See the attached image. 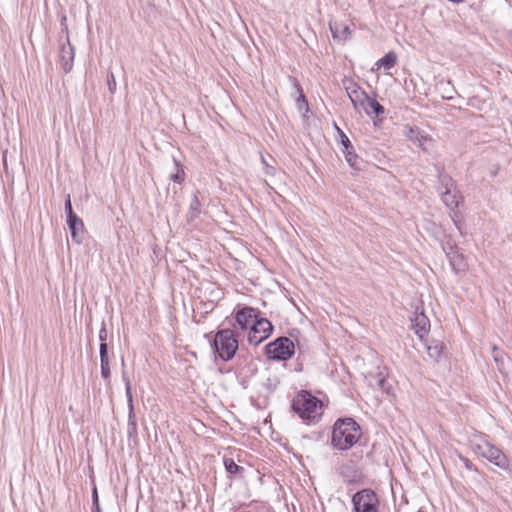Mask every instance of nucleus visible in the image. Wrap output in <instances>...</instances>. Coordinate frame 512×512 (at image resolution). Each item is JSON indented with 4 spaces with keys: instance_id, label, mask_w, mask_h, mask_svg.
Returning a JSON list of instances; mask_svg holds the SVG:
<instances>
[{
    "instance_id": "nucleus-14",
    "label": "nucleus",
    "mask_w": 512,
    "mask_h": 512,
    "mask_svg": "<svg viewBox=\"0 0 512 512\" xmlns=\"http://www.w3.org/2000/svg\"><path fill=\"white\" fill-rule=\"evenodd\" d=\"M397 60H398L397 54L394 51H390L384 57L380 58L375 63V67H376L375 69L376 70L384 69V70L388 71L397 64Z\"/></svg>"
},
{
    "instance_id": "nucleus-11",
    "label": "nucleus",
    "mask_w": 512,
    "mask_h": 512,
    "mask_svg": "<svg viewBox=\"0 0 512 512\" xmlns=\"http://www.w3.org/2000/svg\"><path fill=\"white\" fill-rule=\"evenodd\" d=\"M348 95L356 109H363L367 114H369V110L365 105L368 95L364 91L357 87H353L348 89Z\"/></svg>"
},
{
    "instance_id": "nucleus-10",
    "label": "nucleus",
    "mask_w": 512,
    "mask_h": 512,
    "mask_svg": "<svg viewBox=\"0 0 512 512\" xmlns=\"http://www.w3.org/2000/svg\"><path fill=\"white\" fill-rule=\"evenodd\" d=\"M412 329L420 340H423L430 332V320L424 312L416 313L412 319Z\"/></svg>"
},
{
    "instance_id": "nucleus-25",
    "label": "nucleus",
    "mask_w": 512,
    "mask_h": 512,
    "mask_svg": "<svg viewBox=\"0 0 512 512\" xmlns=\"http://www.w3.org/2000/svg\"><path fill=\"white\" fill-rule=\"evenodd\" d=\"M465 466L468 468V469H472V464L469 460H465Z\"/></svg>"
},
{
    "instance_id": "nucleus-2",
    "label": "nucleus",
    "mask_w": 512,
    "mask_h": 512,
    "mask_svg": "<svg viewBox=\"0 0 512 512\" xmlns=\"http://www.w3.org/2000/svg\"><path fill=\"white\" fill-rule=\"evenodd\" d=\"M291 409L306 424H315L320 421L325 405L311 392L300 390L292 399Z\"/></svg>"
},
{
    "instance_id": "nucleus-18",
    "label": "nucleus",
    "mask_w": 512,
    "mask_h": 512,
    "mask_svg": "<svg viewBox=\"0 0 512 512\" xmlns=\"http://www.w3.org/2000/svg\"><path fill=\"white\" fill-rule=\"evenodd\" d=\"M442 200L450 208H456L459 205V197L449 190L442 194Z\"/></svg>"
},
{
    "instance_id": "nucleus-19",
    "label": "nucleus",
    "mask_w": 512,
    "mask_h": 512,
    "mask_svg": "<svg viewBox=\"0 0 512 512\" xmlns=\"http://www.w3.org/2000/svg\"><path fill=\"white\" fill-rule=\"evenodd\" d=\"M365 105L369 110V114H371V112L375 113L376 115L384 113V107L375 99H371L370 97H368L367 101L365 102Z\"/></svg>"
},
{
    "instance_id": "nucleus-3",
    "label": "nucleus",
    "mask_w": 512,
    "mask_h": 512,
    "mask_svg": "<svg viewBox=\"0 0 512 512\" xmlns=\"http://www.w3.org/2000/svg\"><path fill=\"white\" fill-rule=\"evenodd\" d=\"M213 347L223 361L231 360L239 348L235 331L228 328L219 330L214 336Z\"/></svg>"
},
{
    "instance_id": "nucleus-5",
    "label": "nucleus",
    "mask_w": 512,
    "mask_h": 512,
    "mask_svg": "<svg viewBox=\"0 0 512 512\" xmlns=\"http://www.w3.org/2000/svg\"><path fill=\"white\" fill-rule=\"evenodd\" d=\"M294 352V343L287 337H280L266 346V354L273 360H287Z\"/></svg>"
},
{
    "instance_id": "nucleus-23",
    "label": "nucleus",
    "mask_w": 512,
    "mask_h": 512,
    "mask_svg": "<svg viewBox=\"0 0 512 512\" xmlns=\"http://www.w3.org/2000/svg\"><path fill=\"white\" fill-rule=\"evenodd\" d=\"M65 210H66L67 216L75 214L73 212V209H72V203H71L70 195L67 196V199H66V202H65Z\"/></svg>"
},
{
    "instance_id": "nucleus-13",
    "label": "nucleus",
    "mask_w": 512,
    "mask_h": 512,
    "mask_svg": "<svg viewBox=\"0 0 512 512\" xmlns=\"http://www.w3.org/2000/svg\"><path fill=\"white\" fill-rule=\"evenodd\" d=\"M409 139L419 145L420 148L426 150V145L430 144L433 139L429 134L420 132L417 128L409 129Z\"/></svg>"
},
{
    "instance_id": "nucleus-24",
    "label": "nucleus",
    "mask_w": 512,
    "mask_h": 512,
    "mask_svg": "<svg viewBox=\"0 0 512 512\" xmlns=\"http://www.w3.org/2000/svg\"><path fill=\"white\" fill-rule=\"evenodd\" d=\"M126 392H127V395L129 397V399L131 400L132 399V395H131V387H130V383L129 382L127 383V386H126Z\"/></svg>"
},
{
    "instance_id": "nucleus-20",
    "label": "nucleus",
    "mask_w": 512,
    "mask_h": 512,
    "mask_svg": "<svg viewBox=\"0 0 512 512\" xmlns=\"http://www.w3.org/2000/svg\"><path fill=\"white\" fill-rule=\"evenodd\" d=\"M444 346L441 342H435L434 345L427 346V352L430 357L438 358L443 353Z\"/></svg>"
},
{
    "instance_id": "nucleus-17",
    "label": "nucleus",
    "mask_w": 512,
    "mask_h": 512,
    "mask_svg": "<svg viewBox=\"0 0 512 512\" xmlns=\"http://www.w3.org/2000/svg\"><path fill=\"white\" fill-rule=\"evenodd\" d=\"M223 463L229 474H240L244 471V468L237 465L232 458L224 457Z\"/></svg>"
},
{
    "instance_id": "nucleus-21",
    "label": "nucleus",
    "mask_w": 512,
    "mask_h": 512,
    "mask_svg": "<svg viewBox=\"0 0 512 512\" xmlns=\"http://www.w3.org/2000/svg\"><path fill=\"white\" fill-rule=\"evenodd\" d=\"M171 179L174 182H178V183L184 182L185 172H184V169L180 165H177V172L171 176Z\"/></svg>"
},
{
    "instance_id": "nucleus-22",
    "label": "nucleus",
    "mask_w": 512,
    "mask_h": 512,
    "mask_svg": "<svg viewBox=\"0 0 512 512\" xmlns=\"http://www.w3.org/2000/svg\"><path fill=\"white\" fill-rule=\"evenodd\" d=\"M296 88H297V90L299 92V97L297 99V103L299 104L300 102H302L304 104H307L305 95L303 93V90H302V88H301V86L299 85L298 82H296Z\"/></svg>"
},
{
    "instance_id": "nucleus-8",
    "label": "nucleus",
    "mask_w": 512,
    "mask_h": 512,
    "mask_svg": "<svg viewBox=\"0 0 512 512\" xmlns=\"http://www.w3.org/2000/svg\"><path fill=\"white\" fill-rule=\"evenodd\" d=\"M235 329L238 333L247 332L258 320L259 311L252 307H243L235 312Z\"/></svg>"
},
{
    "instance_id": "nucleus-6",
    "label": "nucleus",
    "mask_w": 512,
    "mask_h": 512,
    "mask_svg": "<svg viewBox=\"0 0 512 512\" xmlns=\"http://www.w3.org/2000/svg\"><path fill=\"white\" fill-rule=\"evenodd\" d=\"M353 512H371L374 508H379V498L371 489L358 491L352 497Z\"/></svg>"
},
{
    "instance_id": "nucleus-16",
    "label": "nucleus",
    "mask_w": 512,
    "mask_h": 512,
    "mask_svg": "<svg viewBox=\"0 0 512 512\" xmlns=\"http://www.w3.org/2000/svg\"><path fill=\"white\" fill-rule=\"evenodd\" d=\"M67 224L69 226V229L71 231V236L73 238L76 237L77 230L83 229V227H84L83 221L80 218H78V216L76 214L67 216Z\"/></svg>"
},
{
    "instance_id": "nucleus-15",
    "label": "nucleus",
    "mask_w": 512,
    "mask_h": 512,
    "mask_svg": "<svg viewBox=\"0 0 512 512\" xmlns=\"http://www.w3.org/2000/svg\"><path fill=\"white\" fill-rule=\"evenodd\" d=\"M100 361H101V374H102L103 378H108L110 376V365H109V358H108L106 343H101V345H100Z\"/></svg>"
},
{
    "instance_id": "nucleus-4",
    "label": "nucleus",
    "mask_w": 512,
    "mask_h": 512,
    "mask_svg": "<svg viewBox=\"0 0 512 512\" xmlns=\"http://www.w3.org/2000/svg\"><path fill=\"white\" fill-rule=\"evenodd\" d=\"M474 451L493 463L497 467L508 470L510 468V461L501 449L491 444L488 441H482L474 445Z\"/></svg>"
},
{
    "instance_id": "nucleus-12",
    "label": "nucleus",
    "mask_w": 512,
    "mask_h": 512,
    "mask_svg": "<svg viewBox=\"0 0 512 512\" xmlns=\"http://www.w3.org/2000/svg\"><path fill=\"white\" fill-rule=\"evenodd\" d=\"M61 67L65 72H69L72 68L74 60V50L68 45H63L60 51Z\"/></svg>"
},
{
    "instance_id": "nucleus-1",
    "label": "nucleus",
    "mask_w": 512,
    "mask_h": 512,
    "mask_svg": "<svg viewBox=\"0 0 512 512\" xmlns=\"http://www.w3.org/2000/svg\"><path fill=\"white\" fill-rule=\"evenodd\" d=\"M362 436L360 425L350 417L339 418L331 430V446L338 451H347L358 443Z\"/></svg>"
},
{
    "instance_id": "nucleus-7",
    "label": "nucleus",
    "mask_w": 512,
    "mask_h": 512,
    "mask_svg": "<svg viewBox=\"0 0 512 512\" xmlns=\"http://www.w3.org/2000/svg\"><path fill=\"white\" fill-rule=\"evenodd\" d=\"M273 330L271 322L266 318H258V320L247 331L248 342L251 345H259L266 340Z\"/></svg>"
},
{
    "instance_id": "nucleus-26",
    "label": "nucleus",
    "mask_w": 512,
    "mask_h": 512,
    "mask_svg": "<svg viewBox=\"0 0 512 512\" xmlns=\"http://www.w3.org/2000/svg\"><path fill=\"white\" fill-rule=\"evenodd\" d=\"M384 382H385V380H384V379H381V380L379 381V386H380V387H383Z\"/></svg>"
},
{
    "instance_id": "nucleus-9",
    "label": "nucleus",
    "mask_w": 512,
    "mask_h": 512,
    "mask_svg": "<svg viewBox=\"0 0 512 512\" xmlns=\"http://www.w3.org/2000/svg\"><path fill=\"white\" fill-rule=\"evenodd\" d=\"M329 27L334 40L346 42L352 37L353 31L345 20L334 19L330 21Z\"/></svg>"
}]
</instances>
